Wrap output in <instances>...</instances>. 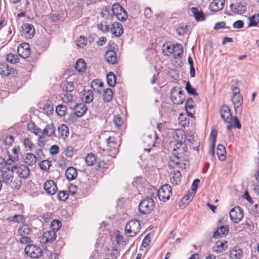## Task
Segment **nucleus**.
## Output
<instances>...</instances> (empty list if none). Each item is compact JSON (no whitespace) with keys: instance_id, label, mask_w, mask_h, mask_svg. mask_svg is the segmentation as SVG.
Returning a JSON list of instances; mask_svg holds the SVG:
<instances>
[{"instance_id":"nucleus-1","label":"nucleus","mask_w":259,"mask_h":259,"mask_svg":"<svg viewBox=\"0 0 259 259\" xmlns=\"http://www.w3.org/2000/svg\"><path fill=\"white\" fill-rule=\"evenodd\" d=\"M184 136L183 131L181 130L176 131L173 135L174 139L177 142L174 148L172 155L176 157L182 158L187 151V146L183 142Z\"/></svg>"},{"instance_id":"nucleus-2","label":"nucleus","mask_w":259,"mask_h":259,"mask_svg":"<svg viewBox=\"0 0 259 259\" xmlns=\"http://www.w3.org/2000/svg\"><path fill=\"white\" fill-rule=\"evenodd\" d=\"M170 98L174 104L176 105L182 104L185 99L184 92L180 88L174 87L170 92Z\"/></svg>"},{"instance_id":"nucleus-3","label":"nucleus","mask_w":259,"mask_h":259,"mask_svg":"<svg viewBox=\"0 0 259 259\" xmlns=\"http://www.w3.org/2000/svg\"><path fill=\"white\" fill-rule=\"evenodd\" d=\"M154 207L155 204L153 199L147 198L140 202L139 206V210L141 213L147 214L150 213Z\"/></svg>"},{"instance_id":"nucleus-4","label":"nucleus","mask_w":259,"mask_h":259,"mask_svg":"<svg viewBox=\"0 0 259 259\" xmlns=\"http://www.w3.org/2000/svg\"><path fill=\"white\" fill-rule=\"evenodd\" d=\"M140 228V222L137 220H132L125 226V231L128 236L133 237L139 232Z\"/></svg>"},{"instance_id":"nucleus-5","label":"nucleus","mask_w":259,"mask_h":259,"mask_svg":"<svg viewBox=\"0 0 259 259\" xmlns=\"http://www.w3.org/2000/svg\"><path fill=\"white\" fill-rule=\"evenodd\" d=\"M157 195L160 200L166 201L169 199L171 195V187L168 184L162 186L158 191Z\"/></svg>"},{"instance_id":"nucleus-6","label":"nucleus","mask_w":259,"mask_h":259,"mask_svg":"<svg viewBox=\"0 0 259 259\" xmlns=\"http://www.w3.org/2000/svg\"><path fill=\"white\" fill-rule=\"evenodd\" d=\"M24 251L27 255L32 258H38L42 255L41 249L35 245H27Z\"/></svg>"},{"instance_id":"nucleus-7","label":"nucleus","mask_w":259,"mask_h":259,"mask_svg":"<svg viewBox=\"0 0 259 259\" xmlns=\"http://www.w3.org/2000/svg\"><path fill=\"white\" fill-rule=\"evenodd\" d=\"M230 218L231 220L234 223H238L243 218V211L239 206H236L230 211Z\"/></svg>"},{"instance_id":"nucleus-8","label":"nucleus","mask_w":259,"mask_h":259,"mask_svg":"<svg viewBox=\"0 0 259 259\" xmlns=\"http://www.w3.org/2000/svg\"><path fill=\"white\" fill-rule=\"evenodd\" d=\"M21 35L26 39L31 38L35 34L34 26L30 24H23L21 27Z\"/></svg>"},{"instance_id":"nucleus-9","label":"nucleus","mask_w":259,"mask_h":259,"mask_svg":"<svg viewBox=\"0 0 259 259\" xmlns=\"http://www.w3.org/2000/svg\"><path fill=\"white\" fill-rule=\"evenodd\" d=\"M12 167L13 170H16V172L19 177L26 179L29 176L30 170L26 165L24 164L15 165Z\"/></svg>"},{"instance_id":"nucleus-10","label":"nucleus","mask_w":259,"mask_h":259,"mask_svg":"<svg viewBox=\"0 0 259 259\" xmlns=\"http://www.w3.org/2000/svg\"><path fill=\"white\" fill-rule=\"evenodd\" d=\"M1 172L2 180L4 183L9 184L12 182L14 179V170L12 167H8Z\"/></svg>"},{"instance_id":"nucleus-11","label":"nucleus","mask_w":259,"mask_h":259,"mask_svg":"<svg viewBox=\"0 0 259 259\" xmlns=\"http://www.w3.org/2000/svg\"><path fill=\"white\" fill-rule=\"evenodd\" d=\"M17 52L19 55L22 58H27L30 54L29 45L27 43L20 45L18 47Z\"/></svg>"},{"instance_id":"nucleus-12","label":"nucleus","mask_w":259,"mask_h":259,"mask_svg":"<svg viewBox=\"0 0 259 259\" xmlns=\"http://www.w3.org/2000/svg\"><path fill=\"white\" fill-rule=\"evenodd\" d=\"M225 3V0H213L209 5V10L213 12L222 10Z\"/></svg>"},{"instance_id":"nucleus-13","label":"nucleus","mask_w":259,"mask_h":259,"mask_svg":"<svg viewBox=\"0 0 259 259\" xmlns=\"http://www.w3.org/2000/svg\"><path fill=\"white\" fill-rule=\"evenodd\" d=\"M220 114L225 122L230 123L232 120V115L229 107L223 105L220 110Z\"/></svg>"},{"instance_id":"nucleus-14","label":"nucleus","mask_w":259,"mask_h":259,"mask_svg":"<svg viewBox=\"0 0 259 259\" xmlns=\"http://www.w3.org/2000/svg\"><path fill=\"white\" fill-rule=\"evenodd\" d=\"M230 8L233 13L235 14H242L246 11V7L245 5L239 3L232 4Z\"/></svg>"},{"instance_id":"nucleus-15","label":"nucleus","mask_w":259,"mask_h":259,"mask_svg":"<svg viewBox=\"0 0 259 259\" xmlns=\"http://www.w3.org/2000/svg\"><path fill=\"white\" fill-rule=\"evenodd\" d=\"M44 188L50 195H54L57 190V186L53 180L47 181L44 185Z\"/></svg>"},{"instance_id":"nucleus-16","label":"nucleus","mask_w":259,"mask_h":259,"mask_svg":"<svg viewBox=\"0 0 259 259\" xmlns=\"http://www.w3.org/2000/svg\"><path fill=\"white\" fill-rule=\"evenodd\" d=\"M232 102L234 106V109L236 112H241V108H240L241 105L243 102V98L240 95H235L232 97Z\"/></svg>"},{"instance_id":"nucleus-17","label":"nucleus","mask_w":259,"mask_h":259,"mask_svg":"<svg viewBox=\"0 0 259 259\" xmlns=\"http://www.w3.org/2000/svg\"><path fill=\"white\" fill-rule=\"evenodd\" d=\"M112 34L116 37H119L123 32L122 25L119 22H114L111 28Z\"/></svg>"},{"instance_id":"nucleus-18","label":"nucleus","mask_w":259,"mask_h":259,"mask_svg":"<svg viewBox=\"0 0 259 259\" xmlns=\"http://www.w3.org/2000/svg\"><path fill=\"white\" fill-rule=\"evenodd\" d=\"M185 109L188 116L193 118L194 117V105L193 99L188 98L185 104Z\"/></svg>"},{"instance_id":"nucleus-19","label":"nucleus","mask_w":259,"mask_h":259,"mask_svg":"<svg viewBox=\"0 0 259 259\" xmlns=\"http://www.w3.org/2000/svg\"><path fill=\"white\" fill-rule=\"evenodd\" d=\"M14 73V70L10 68L6 63H0V74L3 76H8Z\"/></svg>"},{"instance_id":"nucleus-20","label":"nucleus","mask_w":259,"mask_h":259,"mask_svg":"<svg viewBox=\"0 0 259 259\" xmlns=\"http://www.w3.org/2000/svg\"><path fill=\"white\" fill-rule=\"evenodd\" d=\"M229 227L227 225L221 226L213 233L214 238H218L226 235L229 232Z\"/></svg>"},{"instance_id":"nucleus-21","label":"nucleus","mask_w":259,"mask_h":259,"mask_svg":"<svg viewBox=\"0 0 259 259\" xmlns=\"http://www.w3.org/2000/svg\"><path fill=\"white\" fill-rule=\"evenodd\" d=\"M87 106L83 104H78L74 108V114L78 117L83 116L87 111Z\"/></svg>"},{"instance_id":"nucleus-22","label":"nucleus","mask_w":259,"mask_h":259,"mask_svg":"<svg viewBox=\"0 0 259 259\" xmlns=\"http://www.w3.org/2000/svg\"><path fill=\"white\" fill-rule=\"evenodd\" d=\"M181 172L179 171L171 172L169 175L171 183L175 185H178L181 182Z\"/></svg>"},{"instance_id":"nucleus-23","label":"nucleus","mask_w":259,"mask_h":259,"mask_svg":"<svg viewBox=\"0 0 259 259\" xmlns=\"http://www.w3.org/2000/svg\"><path fill=\"white\" fill-rule=\"evenodd\" d=\"M105 57L106 61L111 64H115L117 60L116 53L113 50L107 51L105 54Z\"/></svg>"},{"instance_id":"nucleus-24","label":"nucleus","mask_w":259,"mask_h":259,"mask_svg":"<svg viewBox=\"0 0 259 259\" xmlns=\"http://www.w3.org/2000/svg\"><path fill=\"white\" fill-rule=\"evenodd\" d=\"M37 159L35 155L31 153L25 154L24 162L28 165L32 166L35 164Z\"/></svg>"},{"instance_id":"nucleus-25","label":"nucleus","mask_w":259,"mask_h":259,"mask_svg":"<svg viewBox=\"0 0 259 259\" xmlns=\"http://www.w3.org/2000/svg\"><path fill=\"white\" fill-rule=\"evenodd\" d=\"M226 153L225 147L222 144H219L217 149V155L218 158L221 161L225 160L226 157Z\"/></svg>"},{"instance_id":"nucleus-26","label":"nucleus","mask_w":259,"mask_h":259,"mask_svg":"<svg viewBox=\"0 0 259 259\" xmlns=\"http://www.w3.org/2000/svg\"><path fill=\"white\" fill-rule=\"evenodd\" d=\"M77 175L76 170L73 167H68L65 171V176L68 180H72L75 179Z\"/></svg>"},{"instance_id":"nucleus-27","label":"nucleus","mask_w":259,"mask_h":259,"mask_svg":"<svg viewBox=\"0 0 259 259\" xmlns=\"http://www.w3.org/2000/svg\"><path fill=\"white\" fill-rule=\"evenodd\" d=\"M58 131L60 136L63 139H65L69 135L68 127L64 124H60L58 127Z\"/></svg>"},{"instance_id":"nucleus-28","label":"nucleus","mask_w":259,"mask_h":259,"mask_svg":"<svg viewBox=\"0 0 259 259\" xmlns=\"http://www.w3.org/2000/svg\"><path fill=\"white\" fill-rule=\"evenodd\" d=\"M42 237L46 243H51L56 239V234L54 231H47L43 234Z\"/></svg>"},{"instance_id":"nucleus-29","label":"nucleus","mask_w":259,"mask_h":259,"mask_svg":"<svg viewBox=\"0 0 259 259\" xmlns=\"http://www.w3.org/2000/svg\"><path fill=\"white\" fill-rule=\"evenodd\" d=\"M172 54L175 58L181 57L183 53V48L181 45L177 44L172 46Z\"/></svg>"},{"instance_id":"nucleus-30","label":"nucleus","mask_w":259,"mask_h":259,"mask_svg":"<svg viewBox=\"0 0 259 259\" xmlns=\"http://www.w3.org/2000/svg\"><path fill=\"white\" fill-rule=\"evenodd\" d=\"M55 133V128L53 123L47 124L43 131V135L51 137Z\"/></svg>"},{"instance_id":"nucleus-31","label":"nucleus","mask_w":259,"mask_h":259,"mask_svg":"<svg viewBox=\"0 0 259 259\" xmlns=\"http://www.w3.org/2000/svg\"><path fill=\"white\" fill-rule=\"evenodd\" d=\"M226 243V241H224V242L221 241H217L212 247V251L217 253L223 252L225 250V248H226V246H225V243Z\"/></svg>"},{"instance_id":"nucleus-32","label":"nucleus","mask_w":259,"mask_h":259,"mask_svg":"<svg viewBox=\"0 0 259 259\" xmlns=\"http://www.w3.org/2000/svg\"><path fill=\"white\" fill-rule=\"evenodd\" d=\"M93 93L92 91H84L81 99L83 102L87 103H90L93 100Z\"/></svg>"},{"instance_id":"nucleus-33","label":"nucleus","mask_w":259,"mask_h":259,"mask_svg":"<svg viewBox=\"0 0 259 259\" xmlns=\"http://www.w3.org/2000/svg\"><path fill=\"white\" fill-rule=\"evenodd\" d=\"M191 12L193 13L197 21H204L205 20V16L203 12L202 11H199L197 8H192Z\"/></svg>"},{"instance_id":"nucleus-34","label":"nucleus","mask_w":259,"mask_h":259,"mask_svg":"<svg viewBox=\"0 0 259 259\" xmlns=\"http://www.w3.org/2000/svg\"><path fill=\"white\" fill-rule=\"evenodd\" d=\"M30 232L31 228L26 224L20 225L18 229V233L21 236L27 235Z\"/></svg>"},{"instance_id":"nucleus-35","label":"nucleus","mask_w":259,"mask_h":259,"mask_svg":"<svg viewBox=\"0 0 259 259\" xmlns=\"http://www.w3.org/2000/svg\"><path fill=\"white\" fill-rule=\"evenodd\" d=\"M18 160V156L9 155V158L5 160L6 168L16 165L15 163Z\"/></svg>"},{"instance_id":"nucleus-36","label":"nucleus","mask_w":259,"mask_h":259,"mask_svg":"<svg viewBox=\"0 0 259 259\" xmlns=\"http://www.w3.org/2000/svg\"><path fill=\"white\" fill-rule=\"evenodd\" d=\"M75 68L78 72H83L86 69V63L81 59H78L75 64Z\"/></svg>"},{"instance_id":"nucleus-37","label":"nucleus","mask_w":259,"mask_h":259,"mask_svg":"<svg viewBox=\"0 0 259 259\" xmlns=\"http://www.w3.org/2000/svg\"><path fill=\"white\" fill-rule=\"evenodd\" d=\"M107 82L109 86L113 87L116 83V76L113 73L110 72L107 75Z\"/></svg>"},{"instance_id":"nucleus-38","label":"nucleus","mask_w":259,"mask_h":259,"mask_svg":"<svg viewBox=\"0 0 259 259\" xmlns=\"http://www.w3.org/2000/svg\"><path fill=\"white\" fill-rule=\"evenodd\" d=\"M62 88L63 91L71 92L74 89V84L71 81H64L62 85Z\"/></svg>"},{"instance_id":"nucleus-39","label":"nucleus","mask_w":259,"mask_h":259,"mask_svg":"<svg viewBox=\"0 0 259 259\" xmlns=\"http://www.w3.org/2000/svg\"><path fill=\"white\" fill-rule=\"evenodd\" d=\"M103 86V83L100 81L98 79L94 80L91 83V88L95 91H96L98 93H100V91H99L98 89V87L102 88Z\"/></svg>"},{"instance_id":"nucleus-40","label":"nucleus","mask_w":259,"mask_h":259,"mask_svg":"<svg viewBox=\"0 0 259 259\" xmlns=\"http://www.w3.org/2000/svg\"><path fill=\"white\" fill-rule=\"evenodd\" d=\"M113 97V92L111 89H107L104 91L103 95V100L105 102H109L111 101Z\"/></svg>"},{"instance_id":"nucleus-41","label":"nucleus","mask_w":259,"mask_h":259,"mask_svg":"<svg viewBox=\"0 0 259 259\" xmlns=\"http://www.w3.org/2000/svg\"><path fill=\"white\" fill-rule=\"evenodd\" d=\"M27 128L28 131L32 132L35 135H37L38 133L40 131V128L35 125L33 122L27 124Z\"/></svg>"},{"instance_id":"nucleus-42","label":"nucleus","mask_w":259,"mask_h":259,"mask_svg":"<svg viewBox=\"0 0 259 259\" xmlns=\"http://www.w3.org/2000/svg\"><path fill=\"white\" fill-rule=\"evenodd\" d=\"M195 195V192H194L192 191H188V193L182 198L181 202L187 204L193 198Z\"/></svg>"},{"instance_id":"nucleus-43","label":"nucleus","mask_w":259,"mask_h":259,"mask_svg":"<svg viewBox=\"0 0 259 259\" xmlns=\"http://www.w3.org/2000/svg\"><path fill=\"white\" fill-rule=\"evenodd\" d=\"M180 158V157H176L175 155H172V156L170 157L168 162L169 166L174 168L176 166H178L179 164Z\"/></svg>"},{"instance_id":"nucleus-44","label":"nucleus","mask_w":259,"mask_h":259,"mask_svg":"<svg viewBox=\"0 0 259 259\" xmlns=\"http://www.w3.org/2000/svg\"><path fill=\"white\" fill-rule=\"evenodd\" d=\"M7 61L12 64H16L19 61L18 56L14 54L10 53L6 57Z\"/></svg>"},{"instance_id":"nucleus-45","label":"nucleus","mask_w":259,"mask_h":259,"mask_svg":"<svg viewBox=\"0 0 259 259\" xmlns=\"http://www.w3.org/2000/svg\"><path fill=\"white\" fill-rule=\"evenodd\" d=\"M107 146L111 149H115L117 146V142L113 137H109L107 139Z\"/></svg>"},{"instance_id":"nucleus-46","label":"nucleus","mask_w":259,"mask_h":259,"mask_svg":"<svg viewBox=\"0 0 259 259\" xmlns=\"http://www.w3.org/2000/svg\"><path fill=\"white\" fill-rule=\"evenodd\" d=\"M96 161L95 155L92 153L88 154L85 157V162L88 165L91 166L95 164Z\"/></svg>"},{"instance_id":"nucleus-47","label":"nucleus","mask_w":259,"mask_h":259,"mask_svg":"<svg viewBox=\"0 0 259 259\" xmlns=\"http://www.w3.org/2000/svg\"><path fill=\"white\" fill-rule=\"evenodd\" d=\"M98 28L103 32H108L110 30V25L106 21H102L98 25Z\"/></svg>"},{"instance_id":"nucleus-48","label":"nucleus","mask_w":259,"mask_h":259,"mask_svg":"<svg viewBox=\"0 0 259 259\" xmlns=\"http://www.w3.org/2000/svg\"><path fill=\"white\" fill-rule=\"evenodd\" d=\"M112 8L111 9L109 7H105L102 12V16L103 17L108 19L113 16Z\"/></svg>"},{"instance_id":"nucleus-49","label":"nucleus","mask_w":259,"mask_h":259,"mask_svg":"<svg viewBox=\"0 0 259 259\" xmlns=\"http://www.w3.org/2000/svg\"><path fill=\"white\" fill-rule=\"evenodd\" d=\"M259 22V13L257 15H254L249 18L248 26H255Z\"/></svg>"},{"instance_id":"nucleus-50","label":"nucleus","mask_w":259,"mask_h":259,"mask_svg":"<svg viewBox=\"0 0 259 259\" xmlns=\"http://www.w3.org/2000/svg\"><path fill=\"white\" fill-rule=\"evenodd\" d=\"M87 44V39L83 36H80L76 40V45L79 48H83Z\"/></svg>"},{"instance_id":"nucleus-51","label":"nucleus","mask_w":259,"mask_h":259,"mask_svg":"<svg viewBox=\"0 0 259 259\" xmlns=\"http://www.w3.org/2000/svg\"><path fill=\"white\" fill-rule=\"evenodd\" d=\"M162 52L164 55L167 56L170 55L174 52L172 46L168 45H163L162 47Z\"/></svg>"},{"instance_id":"nucleus-52","label":"nucleus","mask_w":259,"mask_h":259,"mask_svg":"<svg viewBox=\"0 0 259 259\" xmlns=\"http://www.w3.org/2000/svg\"><path fill=\"white\" fill-rule=\"evenodd\" d=\"M123 9L118 4H114L112 6V12L115 16L119 15Z\"/></svg>"},{"instance_id":"nucleus-53","label":"nucleus","mask_w":259,"mask_h":259,"mask_svg":"<svg viewBox=\"0 0 259 259\" xmlns=\"http://www.w3.org/2000/svg\"><path fill=\"white\" fill-rule=\"evenodd\" d=\"M66 107L63 105H60L57 106L56 112L57 114L60 116H63L66 114Z\"/></svg>"},{"instance_id":"nucleus-54","label":"nucleus","mask_w":259,"mask_h":259,"mask_svg":"<svg viewBox=\"0 0 259 259\" xmlns=\"http://www.w3.org/2000/svg\"><path fill=\"white\" fill-rule=\"evenodd\" d=\"M242 252L240 249L232 250L230 252V256L232 258L240 259L242 257Z\"/></svg>"},{"instance_id":"nucleus-55","label":"nucleus","mask_w":259,"mask_h":259,"mask_svg":"<svg viewBox=\"0 0 259 259\" xmlns=\"http://www.w3.org/2000/svg\"><path fill=\"white\" fill-rule=\"evenodd\" d=\"M185 88L188 94L193 96L198 95L196 89L192 87L189 82H187Z\"/></svg>"},{"instance_id":"nucleus-56","label":"nucleus","mask_w":259,"mask_h":259,"mask_svg":"<svg viewBox=\"0 0 259 259\" xmlns=\"http://www.w3.org/2000/svg\"><path fill=\"white\" fill-rule=\"evenodd\" d=\"M42 110L45 114H47V115H50L53 112V106L49 104H46L43 107Z\"/></svg>"},{"instance_id":"nucleus-57","label":"nucleus","mask_w":259,"mask_h":259,"mask_svg":"<svg viewBox=\"0 0 259 259\" xmlns=\"http://www.w3.org/2000/svg\"><path fill=\"white\" fill-rule=\"evenodd\" d=\"M23 145L25 148H28L29 150H31L34 147V144L32 143L30 139L28 138L24 139Z\"/></svg>"},{"instance_id":"nucleus-58","label":"nucleus","mask_w":259,"mask_h":259,"mask_svg":"<svg viewBox=\"0 0 259 259\" xmlns=\"http://www.w3.org/2000/svg\"><path fill=\"white\" fill-rule=\"evenodd\" d=\"M117 19L121 22L126 21L127 18V14L124 9H123L119 15L115 16Z\"/></svg>"},{"instance_id":"nucleus-59","label":"nucleus","mask_w":259,"mask_h":259,"mask_svg":"<svg viewBox=\"0 0 259 259\" xmlns=\"http://www.w3.org/2000/svg\"><path fill=\"white\" fill-rule=\"evenodd\" d=\"M51 227L53 229V231H57L59 230L61 226V222L58 220H55L51 223Z\"/></svg>"},{"instance_id":"nucleus-60","label":"nucleus","mask_w":259,"mask_h":259,"mask_svg":"<svg viewBox=\"0 0 259 259\" xmlns=\"http://www.w3.org/2000/svg\"><path fill=\"white\" fill-rule=\"evenodd\" d=\"M113 121L117 128H119L123 123L122 119L119 115L114 116Z\"/></svg>"},{"instance_id":"nucleus-61","label":"nucleus","mask_w":259,"mask_h":259,"mask_svg":"<svg viewBox=\"0 0 259 259\" xmlns=\"http://www.w3.org/2000/svg\"><path fill=\"white\" fill-rule=\"evenodd\" d=\"M68 194L65 191H60L58 194V198L61 201H65L68 198Z\"/></svg>"},{"instance_id":"nucleus-62","label":"nucleus","mask_w":259,"mask_h":259,"mask_svg":"<svg viewBox=\"0 0 259 259\" xmlns=\"http://www.w3.org/2000/svg\"><path fill=\"white\" fill-rule=\"evenodd\" d=\"M50 166V162L48 160H43L40 163V167L43 170H47Z\"/></svg>"},{"instance_id":"nucleus-63","label":"nucleus","mask_w":259,"mask_h":259,"mask_svg":"<svg viewBox=\"0 0 259 259\" xmlns=\"http://www.w3.org/2000/svg\"><path fill=\"white\" fill-rule=\"evenodd\" d=\"M217 136V131L215 130H212L210 135V140L211 144L215 145V139Z\"/></svg>"},{"instance_id":"nucleus-64","label":"nucleus","mask_w":259,"mask_h":259,"mask_svg":"<svg viewBox=\"0 0 259 259\" xmlns=\"http://www.w3.org/2000/svg\"><path fill=\"white\" fill-rule=\"evenodd\" d=\"M50 152L52 155L57 154L59 152V148L57 145H53L50 148Z\"/></svg>"}]
</instances>
